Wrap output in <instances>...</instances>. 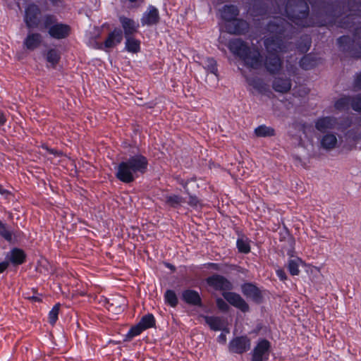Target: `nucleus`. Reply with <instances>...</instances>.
I'll return each instance as SVG.
<instances>
[{
	"label": "nucleus",
	"mask_w": 361,
	"mask_h": 361,
	"mask_svg": "<svg viewBox=\"0 0 361 361\" xmlns=\"http://www.w3.org/2000/svg\"><path fill=\"white\" fill-rule=\"evenodd\" d=\"M265 29L271 34L264 39L267 53H278L285 47L284 41L292 39L295 27L284 18L274 17L268 22Z\"/></svg>",
	"instance_id": "f257e3e1"
},
{
	"label": "nucleus",
	"mask_w": 361,
	"mask_h": 361,
	"mask_svg": "<svg viewBox=\"0 0 361 361\" xmlns=\"http://www.w3.org/2000/svg\"><path fill=\"white\" fill-rule=\"evenodd\" d=\"M149 161L142 154L130 156L116 168L115 177L121 182L130 184L147 171Z\"/></svg>",
	"instance_id": "f03ea898"
},
{
	"label": "nucleus",
	"mask_w": 361,
	"mask_h": 361,
	"mask_svg": "<svg viewBox=\"0 0 361 361\" xmlns=\"http://www.w3.org/2000/svg\"><path fill=\"white\" fill-rule=\"evenodd\" d=\"M207 285L216 291H222V296L229 305L238 309L243 313L250 311L247 302L240 294L231 291L233 288L232 283L224 276L214 274L205 279Z\"/></svg>",
	"instance_id": "7ed1b4c3"
},
{
	"label": "nucleus",
	"mask_w": 361,
	"mask_h": 361,
	"mask_svg": "<svg viewBox=\"0 0 361 361\" xmlns=\"http://www.w3.org/2000/svg\"><path fill=\"white\" fill-rule=\"evenodd\" d=\"M229 51L241 59L244 65L250 68L259 70L262 68L263 56L257 48H251L240 38L231 39L227 44Z\"/></svg>",
	"instance_id": "20e7f679"
},
{
	"label": "nucleus",
	"mask_w": 361,
	"mask_h": 361,
	"mask_svg": "<svg viewBox=\"0 0 361 361\" xmlns=\"http://www.w3.org/2000/svg\"><path fill=\"white\" fill-rule=\"evenodd\" d=\"M297 1V6H300L301 9L293 8L287 4L286 7V13L287 18L295 25L301 27H310L315 25L311 18H309L310 8L309 6L304 0H295Z\"/></svg>",
	"instance_id": "39448f33"
},
{
	"label": "nucleus",
	"mask_w": 361,
	"mask_h": 361,
	"mask_svg": "<svg viewBox=\"0 0 361 361\" xmlns=\"http://www.w3.org/2000/svg\"><path fill=\"white\" fill-rule=\"evenodd\" d=\"M354 39L348 35H342L337 39L338 47L342 52L355 59L361 58V26L353 32Z\"/></svg>",
	"instance_id": "423d86ee"
},
{
	"label": "nucleus",
	"mask_w": 361,
	"mask_h": 361,
	"mask_svg": "<svg viewBox=\"0 0 361 361\" xmlns=\"http://www.w3.org/2000/svg\"><path fill=\"white\" fill-rule=\"evenodd\" d=\"M41 10L39 7L31 3L28 4L25 9L23 20L27 29H35L38 27L40 23Z\"/></svg>",
	"instance_id": "0eeeda50"
},
{
	"label": "nucleus",
	"mask_w": 361,
	"mask_h": 361,
	"mask_svg": "<svg viewBox=\"0 0 361 361\" xmlns=\"http://www.w3.org/2000/svg\"><path fill=\"white\" fill-rule=\"evenodd\" d=\"M271 344L266 338H259L251 352L250 361H267L271 352Z\"/></svg>",
	"instance_id": "6e6552de"
},
{
	"label": "nucleus",
	"mask_w": 361,
	"mask_h": 361,
	"mask_svg": "<svg viewBox=\"0 0 361 361\" xmlns=\"http://www.w3.org/2000/svg\"><path fill=\"white\" fill-rule=\"evenodd\" d=\"M262 66L270 75H277L282 69L283 60L278 53H267L265 58H263Z\"/></svg>",
	"instance_id": "1a4fd4ad"
},
{
	"label": "nucleus",
	"mask_w": 361,
	"mask_h": 361,
	"mask_svg": "<svg viewBox=\"0 0 361 361\" xmlns=\"http://www.w3.org/2000/svg\"><path fill=\"white\" fill-rule=\"evenodd\" d=\"M251 340L246 336H238L232 338L228 343L230 353L242 355L250 349Z\"/></svg>",
	"instance_id": "9d476101"
},
{
	"label": "nucleus",
	"mask_w": 361,
	"mask_h": 361,
	"mask_svg": "<svg viewBox=\"0 0 361 361\" xmlns=\"http://www.w3.org/2000/svg\"><path fill=\"white\" fill-rule=\"evenodd\" d=\"M241 291L245 297L251 299L257 304H260L263 300L261 290L253 283L246 282L242 284Z\"/></svg>",
	"instance_id": "9b49d317"
},
{
	"label": "nucleus",
	"mask_w": 361,
	"mask_h": 361,
	"mask_svg": "<svg viewBox=\"0 0 361 361\" xmlns=\"http://www.w3.org/2000/svg\"><path fill=\"white\" fill-rule=\"evenodd\" d=\"M180 299L187 305L197 307H203L204 304L202 302L200 293L194 289L187 288L181 292Z\"/></svg>",
	"instance_id": "f8f14e48"
},
{
	"label": "nucleus",
	"mask_w": 361,
	"mask_h": 361,
	"mask_svg": "<svg viewBox=\"0 0 361 361\" xmlns=\"http://www.w3.org/2000/svg\"><path fill=\"white\" fill-rule=\"evenodd\" d=\"M159 20V10L152 5L147 7L140 18L142 26H153L157 25Z\"/></svg>",
	"instance_id": "ddd939ff"
},
{
	"label": "nucleus",
	"mask_w": 361,
	"mask_h": 361,
	"mask_svg": "<svg viewBox=\"0 0 361 361\" xmlns=\"http://www.w3.org/2000/svg\"><path fill=\"white\" fill-rule=\"evenodd\" d=\"M227 32L234 35H245L250 28L249 23L244 19L235 18L229 23L226 24Z\"/></svg>",
	"instance_id": "4468645a"
},
{
	"label": "nucleus",
	"mask_w": 361,
	"mask_h": 361,
	"mask_svg": "<svg viewBox=\"0 0 361 361\" xmlns=\"http://www.w3.org/2000/svg\"><path fill=\"white\" fill-rule=\"evenodd\" d=\"M71 26L63 23L53 25L48 30L49 36L55 39H66L71 35Z\"/></svg>",
	"instance_id": "2eb2a0df"
},
{
	"label": "nucleus",
	"mask_w": 361,
	"mask_h": 361,
	"mask_svg": "<svg viewBox=\"0 0 361 361\" xmlns=\"http://www.w3.org/2000/svg\"><path fill=\"white\" fill-rule=\"evenodd\" d=\"M123 40V31L119 27H115L108 34L104 43L99 47L100 49H111L119 44Z\"/></svg>",
	"instance_id": "dca6fc26"
},
{
	"label": "nucleus",
	"mask_w": 361,
	"mask_h": 361,
	"mask_svg": "<svg viewBox=\"0 0 361 361\" xmlns=\"http://www.w3.org/2000/svg\"><path fill=\"white\" fill-rule=\"evenodd\" d=\"M119 22L123 30V35L125 37L134 36L138 32L140 24L133 19L121 16L119 17Z\"/></svg>",
	"instance_id": "f3484780"
},
{
	"label": "nucleus",
	"mask_w": 361,
	"mask_h": 361,
	"mask_svg": "<svg viewBox=\"0 0 361 361\" xmlns=\"http://www.w3.org/2000/svg\"><path fill=\"white\" fill-rule=\"evenodd\" d=\"M337 123V118L334 116H322L314 121V127L319 132L324 133L329 130L334 129Z\"/></svg>",
	"instance_id": "a211bd4d"
},
{
	"label": "nucleus",
	"mask_w": 361,
	"mask_h": 361,
	"mask_svg": "<svg viewBox=\"0 0 361 361\" xmlns=\"http://www.w3.org/2000/svg\"><path fill=\"white\" fill-rule=\"evenodd\" d=\"M43 42V37L39 32H29L23 42V47L30 51L39 48Z\"/></svg>",
	"instance_id": "6ab92c4d"
},
{
	"label": "nucleus",
	"mask_w": 361,
	"mask_h": 361,
	"mask_svg": "<svg viewBox=\"0 0 361 361\" xmlns=\"http://www.w3.org/2000/svg\"><path fill=\"white\" fill-rule=\"evenodd\" d=\"M220 13L221 19L229 23L237 18L240 11L235 5L226 4L220 9Z\"/></svg>",
	"instance_id": "aec40b11"
},
{
	"label": "nucleus",
	"mask_w": 361,
	"mask_h": 361,
	"mask_svg": "<svg viewBox=\"0 0 361 361\" xmlns=\"http://www.w3.org/2000/svg\"><path fill=\"white\" fill-rule=\"evenodd\" d=\"M8 262L13 266H19L26 262L27 255L25 252L18 247H13L10 251V255H7Z\"/></svg>",
	"instance_id": "412c9836"
},
{
	"label": "nucleus",
	"mask_w": 361,
	"mask_h": 361,
	"mask_svg": "<svg viewBox=\"0 0 361 361\" xmlns=\"http://www.w3.org/2000/svg\"><path fill=\"white\" fill-rule=\"evenodd\" d=\"M292 82L287 77H276L272 82V88L280 93H286L291 89Z\"/></svg>",
	"instance_id": "4be33fe9"
},
{
	"label": "nucleus",
	"mask_w": 361,
	"mask_h": 361,
	"mask_svg": "<svg viewBox=\"0 0 361 361\" xmlns=\"http://www.w3.org/2000/svg\"><path fill=\"white\" fill-rule=\"evenodd\" d=\"M163 197L165 206L171 209H179L185 202V198L178 194H166Z\"/></svg>",
	"instance_id": "5701e85b"
},
{
	"label": "nucleus",
	"mask_w": 361,
	"mask_h": 361,
	"mask_svg": "<svg viewBox=\"0 0 361 361\" xmlns=\"http://www.w3.org/2000/svg\"><path fill=\"white\" fill-rule=\"evenodd\" d=\"M202 317L211 330L214 331L223 330L228 332V330L224 328V322L221 317L207 315H202Z\"/></svg>",
	"instance_id": "b1692460"
},
{
	"label": "nucleus",
	"mask_w": 361,
	"mask_h": 361,
	"mask_svg": "<svg viewBox=\"0 0 361 361\" xmlns=\"http://www.w3.org/2000/svg\"><path fill=\"white\" fill-rule=\"evenodd\" d=\"M317 58L312 54L305 55L299 61L300 66L306 71L314 68L317 66Z\"/></svg>",
	"instance_id": "393cba45"
},
{
	"label": "nucleus",
	"mask_w": 361,
	"mask_h": 361,
	"mask_svg": "<svg viewBox=\"0 0 361 361\" xmlns=\"http://www.w3.org/2000/svg\"><path fill=\"white\" fill-rule=\"evenodd\" d=\"M320 144L321 147L326 150L332 149L336 146L337 137L334 133H326L322 137Z\"/></svg>",
	"instance_id": "a878e982"
},
{
	"label": "nucleus",
	"mask_w": 361,
	"mask_h": 361,
	"mask_svg": "<svg viewBox=\"0 0 361 361\" xmlns=\"http://www.w3.org/2000/svg\"><path fill=\"white\" fill-rule=\"evenodd\" d=\"M254 133L257 137H270L276 135V130L272 127L262 124L255 128Z\"/></svg>",
	"instance_id": "bb28decb"
},
{
	"label": "nucleus",
	"mask_w": 361,
	"mask_h": 361,
	"mask_svg": "<svg viewBox=\"0 0 361 361\" xmlns=\"http://www.w3.org/2000/svg\"><path fill=\"white\" fill-rule=\"evenodd\" d=\"M125 48L130 53L137 54L140 51V41L134 36L125 37Z\"/></svg>",
	"instance_id": "cd10ccee"
},
{
	"label": "nucleus",
	"mask_w": 361,
	"mask_h": 361,
	"mask_svg": "<svg viewBox=\"0 0 361 361\" xmlns=\"http://www.w3.org/2000/svg\"><path fill=\"white\" fill-rule=\"evenodd\" d=\"M138 324L142 328V329L145 331L147 329L155 327L156 319L153 314L148 313L142 317Z\"/></svg>",
	"instance_id": "c85d7f7f"
},
{
	"label": "nucleus",
	"mask_w": 361,
	"mask_h": 361,
	"mask_svg": "<svg viewBox=\"0 0 361 361\" xmlns=\"http://www.w3.org/2000/svg\"><path fill=\"white\" fill-rule=\"evenodd\" d=\"M164 302L171 307L175 308L178 305V298L173 290L168 289L164 294Z\"/></svg>",
	"instance_id": "c756f323"
},
{
	"label": "nucleus",
	"mask_w": 361,
	"mask_h": 361,
	"mask_svg": "<svg viewBox=\"0 0 361 361\" xmlns=\"http://www.w3.org/2000/svg\"><path fill=\"white\" fill-rule=\"evenodd\" d=\"M46 61L55 68L61 59V55L56 49H49L45 54Z\"/></svg>",
	"instance_id": "7c9ffc66"
},
{
	"label": "nucleus",
	"mask_w": 361,
	"mask_h": 361,
	"mask_svg": "<svg viewBox=\"0 0 361 361\" xmlns=\"http://www.w3.org/2000/svg\"><path fill=\"white\" fill-rule=\"evenodd\" d=\"M311 44V38L307 35H303L297 42L296 47L299 52L305 54L309 51Z\"/></svg>",
	"instance_id": "2f4dec72"
},
{
	"label": "nucleus",
	"mask_w": 361,
	"mask_h": 361,
	"mask_svg": "<svg viewBox=\"0 0 361 361\" xmlns=\"http://www.w3.org/2000/svg\"><path fill=\"white\" fill-rule=\"evenodd\" d=\"M302 259L299 257L295 259H290L288 261L287 269L290 274L292 276H298L300 271V264L302 263Z\"/></svg>",
	"instance_id": "473e14b6"
},
{
	"label": "nucleus",
	"mask_w": 361,
	"mask_h": 361,
	"mask_svg": "<svg viewBox=\"0 0 361 361\" xmlns=\"http://www.w3.org/2000/svg\"><path fill=\"white\" fill-rule=\"evenodd\" d=\"M247 82L250 86H252L255 90H257L260 93L265 92L267 90L266 84L263 80L259 78H250L247 80Z\"/></svg>",
	"instance_id": "72a5a7b5"
},
{
	"label": "nucleus",
	"mask_w": 361,
	"mask_h": 361,
	"mask_svg": "<svg viewBox=\"0 0 361 361\" xmlns=\"http://www.w3.org/2000/svg\"><path fill=\"white\" fill-rule=\"evenodd\" d=\"M143 331H144V330L140 326V324L137 323L135 325L132 326L130 328V329L128 330V333L124 336L123 341L124 342H129L133 338L140 335Z\"/></svg>",
	"instance_id": "f704fd0d"
},
{
	"label": "nucleus",
	"mask_w": 361,
	"mask_h": 361,
	"mask_svg": "<svg viewBox=\"0 0 361 361\" xmlns=\"http://www.w3.org/2000/svg\"><path fill=\"white\" fill-rule=\"evenodd\" d=\"M352 97L343 96L337 99L334 103V107L336 110L343 111L348 109L349 106H351Z\"/></svg>",
	"instance_id": "c9c22d12"
},
{
	"label": "nucleus",
	"mask_w": 361,
	"mask_h": 361,
	"mask_svg": "<svg viewBox=\"0 0 361 361\" xmlns=\"http://www.w3.org/2000/svg\"><path fill=\"white\" fill-rule=\"evenodd\" d=\"M236 247L240 253L248 254L250 252V245L248 238H239L236 241Z\"/></svg>",
	"instance_id": "e433bc0d"
},
{
	"label": "nucleus",
	"mask_w": 361,
	"mask_h": 361,
	"mask_svg": "<svg viewBox=\"0 0 361 361\" xmlns=\"http://www.w3.org/2000/svg\"><path fill=\"white\" fill-rule=\"evenodd\" d=\"M61 308V304L59 302L56 303L48 314V322L51 326L55 325L58 319L59 314Z\"/></svg>",
	"instance_id": "4c0bfd02"
},
{
	"label": "nucleus",
	"mask_w": 361,
	"mask_h": 361,
	"mask_svg": "<svg viewBox=\"0 0 361 361\" xmlns=\"http://www.w3.org/2000/svg\"><path fill=\"white\" fill-rule=\"evenodd\" d=\"M205 69L212 74L217 75L218 68L216 61L214 58H207L206 60Z\"/></svg>",
	"instance_id": "58836bf2"
},
{
	"label": "nucleus",
	"mask_w": 361,
	"mask_h": 361,
	"mask_svg": "<svg viewBox=\"0 0 361 361\" xmlns=\"http://www.w3.org/2000/svg\"><path fill=\"white\" fill-rule=\"evenodd\" d=\"M0 236L6 241L10 242L12 240V233L7 229V225L0 220Z\"/></svg>",
	"instance_id": "ea45409f"
},
{
	"label": "nucleus",
	"mask_w": 361,
	"mask_h": 361,
	"mask_svg": "<svg viewBox=\"0 0 361 361\" xmlns=\"http://www.w3.org/2000/svg\"><path fill=\"white\" fill-rule=\"evenodd\" d=\"M57 18L54 15L47 14L44 16V26L49 30L53 25L58 23Z\"/></svg>",
	"instance_id": "a19ab883"
},
{
	"label": "nucleus",
	"mask_w": 361,
	"mask_h": 361,
	"mask_svg": "<svg viewBox=\"0 0 361 361\" xmlns=\"http://www.w3.org/2000/svg\"><path fill=\"white\" fill-rule=\"evenodd\" d=\"M353 25L354 23L353 21V19L349 16H345L340 20L338 26L343 29L350 30L353 28Z\"/></svg>",
	"instance_id": "79ce46f5"
},
{
	"label": "nucleus",
	"mask_w": 361,
	"mask_h": 361,
	"mask_svg": "<svg viewBox=\"0 0 361 361\" xmlns=\"http://www.w3.org/2000/svg\"><path fill=\"white\" fill-rule=\"evenodd\" d=\"M228 302L224 300L221 298H217L216 299V305L218 310L222 312H228L230 310Z\"/></svg>",
	"instance_id": "37998d69"
},
{
	"label": "nucleus",
	"mask_w": 361,
	"mask_h": 361,
	"mask_svg": "<svg viewBox=\"0 0 361 361\" xmlns=\"http://www.w3.org/2000/svg\"><path fill=\"white\" fill-rule=\"evenodd\" d=\"M351 108L357 112H361V93L352 97Z\"/></svg>",
	"instance_id": "c03bdc74"
},
{
	"label": "nucleus",
	"mask_w": 361,
	"mask_h": 361,
	"mask_svg": "<svg viewBox=\"0 0 361 361\" xmlns=\"http://www.w3.org/2000/svg\"><path fill=\"white\" fill-rule=\"evenodd\" d=\"M287 238H288L292 243H294V238L290 234L289 229L286 226H283V230L279 232V240L284 241Z\"/></svg>",
	"instance_id": "a18cd8bd"
},
{
	"label": "nucleus",
	"mask_w": 361,
	"mask_h": 361,
	"mask_svg": "<svg viewBox=\"0 0 361 361\" xmlns=\"http://www.w3.org/2000/svg\"><path fill=\"white\" fill-rule=\"evenodd\" d=\"M187 195L189 197L188 204L192 207H197L200 204L199 198L195 195L191 194L190 192L189 194Z\"/></svg>",
	"instance_id": "49530a36"
},
{
	"label": "nucleus",
	"mask_w": 361,
	"mask_h": 361,
	"mask_svg": "<svg viewBox=\"0 0 361 361\" xmlns=\"http://www.w3.org/2000/svg\"><path fill=\"white\" fill-rule=\"evenodd\" d=\"M205 267L208 269H212L216 271H220L222 269V266L221 264L214 262H208L205 264Z\"/></svg>",
	"instance_id": "de8ad7c7"
},
{
	"label": "nucleus",
	"mask_w": 361,
	"mask_h": 361,
	"mask_svg": "<svg viewBox=\"0 0 361 361\" xmlns=\"http://www.w3.org/2000/svg\"><path fill=\"white\" fill-rule=\"evenodd\" d=\"M276 274L280 281H285L287 280V275L283 269H278L276 270Z\"/></svg>",
	"instance_id": "09e8293b"
},
{
	"label": "nucleus",
	"mask_w": 361,
	"mask_h": 361,
	"mask_svg": "<svg viewBox=\"0 0 361 361\" xmlns=\"http://www.w3.org/2000/svg\"><path fill=\"white\" fill-rule=\"evenodd\" d=\"M42 148L45 149L49 154H53L56 157H60L62 154V153L61 152H59L58 150H56L55 149L49 148L47 145L42 146Z\"/></svg>",
	"instance_id": "8fccbe9b"
},
{
	"label": "nucleus",
	"mask_w": 361,
	"mask_h": 361,
	"mask_svg": "<svg viewBox=\"0 0 361 361\" xmlns=\"http://www.w3.org/2000/svg\"><path fill=\"white\" fill-rule=\"evenodd\" d=\"M190 180L188 179V180H181L180 182H179V184L181 185L184 189V192L185 194H189V189L188 188V185L190 183Z\"/></svg>",
	"instance_id": "3c124183"
},
{
	"label": "nucleus",
	"mask_w": 361,
	"mask_h": 361,
	"mask_svg": "<svg viewBox=\"0 0 361 361\" xmlns=\"http://www.w3.org/2000/svg\"><path fill=\"white\" fill-rule=\"evenodd\" d=\"M354 86L358 89H361V72L357 74L354 80Z\"/></svg>",
	"instance_id": "603ef678"
},
{
	"label": "nucleus",
	"mask_w": 361,
	"mask_h": 361,
	"mask_svg": "<svg viewBox=\"0 0 361 361\" xmlns=\"http://www.w3.org/2000/svg\"><path fill=\"white\" fill-rule=\"evenodd\" d=\"M9 266L8 261H4L0 262V274L3 273Z\"/></svg>",
	"instance_id": "864d4df0"
},
{
	"label": "nucleus",
	"mask_w": 361,
	"mask_h": 361,
	"mask_svg": "<svg viewBox=\"0 0 361 361\" xmlns=\"http://www.w3.org/2000/svg\"><path fill=\"white\" fill-rule=\"evenodd\" d=\"M0 194L5 196L6 197H8L11 195V192L9 190L4 188L3 185H0Z\"/></svg>",
	"instance_id": "5fc2aeb1"
},
{
	"label": "nucleus",
	"mask_w": 361,
	"mask_h": 361,
	"mask_svg": "<svg viewBox=\"0 0 361 361\" xmlns=\"http://www.w3.org/2000/svg\"><path fill=\"white\" fill-rule=\"evenodd\" d=\"M217 341L220 343H226V336L224 333H221L217 337Z\"/></svg>",
	"instance_id": "6e6d98bb"
},
{
	"label": "nucleus",
	"mask_w": 361,
	"mask_h": 361,
	"mask_svg": "<svg viewBox=\"0 0 361 361\" xmlns=\"http://www.w3.org/2000/svg\"><path fill=\"white\" fill-rule=\"evenodd\" d=\"M28 300H31L32 302H41L42 301V298L38 295L30 296L28 298Z\"/></svg>",
	"instance_id": "4d7b16f0"
},
{
	"label": "nucleus",
	"mask_w": 361,
	"mask_h": 361,
	"mask_svg": "<svg viewBox=\"0 0 361 361\" xmlns=\"http://www.w3.org/2000/svg\"><path fill=\"white\" fill-rule=\"evenodd\" d=\"M164 264L165 267L168 268L171 271H173V272L176 271V267L173 264H171L169 262H164Z\"/></svg>",
	"instance_id": "13d9d810"
},
{
	"label": "nucleus",
	"mask_w": 361,
	"mask_h": 361,
	"mask_svg": "<svg viewBox=\"0 0 361 361\" xmlns=\"http://www.w3.org/2000/svg\"><path fill=\"white\" fill-rule=\"evenodd\" d=\"M262 329V324H258L255 329L254 330L252 331V334H258L259 332L261 331V329Z\"/></svg>",
	"instance_id": "bf43d9fd"
},
{
	"label": "nucleus",
	"mask_w": 361,
	"mask_h": 361,
	"mask_svg": "<svg viewBox=\"0 0 361 361\" xmlns=\"http://www.w3.org/2000/svg\"><path fill=\"white\" fill-rule=\"evenodd\" d=\"M264 11H260V12H259V13H257L256 15H262V14H264Z\"/></svg>",
	"instance_id": "052dcab7"
},
{
	"label": "nucleus",
	"mask_w": 361,
	"mask_h": 361,
	"mask_svg": "<svg viewBox=\"0 0 361 361\" xmlns=\"http://www.w3.org/2000/svg\"><path fill=\"white\" fill-rule=\"evenodd\" d=\"M255 7H256V6H253V10H254V11L255 10Z\"/></svg>",
	"instance_id": "680f3d73"
}]
</instances>
